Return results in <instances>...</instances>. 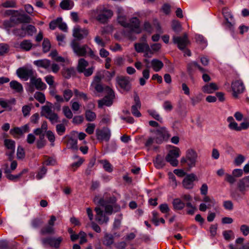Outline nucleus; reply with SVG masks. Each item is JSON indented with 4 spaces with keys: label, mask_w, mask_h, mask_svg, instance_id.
<instances>
[{
    "label": "nucleus",
    "mask_w": 249,
    "mask_h": 249,
    "mask_svg": "<svg viewBox=\"0 0 249 249\" xmlns=\"http://www.w3.org/2000/svg\"><path fill=\"white\" fill-rule=\"evenodd\" d=\"M116 201L114 197L110 198L108 204L104 206L105 211L100 207H96L95 211L96 212L95 220L100 224H107L109 218L108 215H110L113 211V205Z\"/></svg>",
    "instance_id": "1"
},
{
    "label": "nucleus",
    "mask_w": 249,
    "mask_h": 249,
    "mask_svg": "<svg viewBox=\"0 0 249 249\" xmlns=\"http://www.w3.org/2000/svg\"><path fill=\"white\" fill-rule=\"evenodd\" d=\"M71 46L74 53L79 56L88 55L93 58H98L94 52L87 45H80L75 41L73 40L71 43Z\"/></svg>",
    "instance_id": "2"
},
{
    "label": "nucleus",
    "mask_w": 249,
    "mask_h": 249,
    "mask_svg": "<svg viewBox=\"0 0 249 249\" xmlns=\"http://www.w3.org/2000/svg\"><path fill=\"white\" fill-rule=\"evenodd\" d=\"M92 13L95 18L102 23L107 22L113 16L112 11L105 6L98 7Z\"/></svg>",
    "instance_id": "3"
},
{
    "label": "nucleus",
    "mask_w": 249,
    "mask_h": 249,
    "mask_svg": "<svg viewBox=\"0 0 249 249\" xmlns=\"http://www.w3.org/2000/svg\"><path fill=\"white\" fill-rule=\"evenodd\" d=\"M198 155L196 152L193 149H188L185 153V156L180 159L182 164L186 163L190 168L196 166Z\"/></svg>",
    "instance_id": "4"
},
{
    "label": "nucleus",
    "mask_w": 249,
    "mask_h": 249,
    "mask_svg": "<svg viewBox=\"0 0 249 249\" xmlns=\"http://www.w3.org/2000/svg\"><path fill=\"white\" fill-rule=\"evenodd\" d=\"M168 153L166 156V160L173 166H177L178 161L177 159L180 156L181 151L179 148L175 146H171Z\"/></svg>",
    "instance_id": "5"
},
{
    "label": "nucleus",
    "mask_w": 249,
    "mask_h": 249,
    "mask_svg": "<svg viewBox=\"0 0 249 249\" xmlns=\"http://www.w3.org/2000/svg\"><path fill=\"white\" fill-rule=\"evenodd\" d=\"M118 89L122 92L129 91L131 88L130 80L128 77L119 76L116 78Z\"/></svg>",
    "instance_id": "6"
},
{
    "label": "nucleus",
    "mask_w": 249,
    "mask_h": 249,
    "mask_svg": "<svg viewBox=\"0 0 249 249\" xmlns=\"http://www.w3.org/2000/svg\"><path fill=\"white\" fill-rule=\"evenodd\" d=\"M173 41L180 50H184L190 44V41L186 33L184 34L182 36H174Z\"/></svg>",
    "instance_id": "7"
},
{
    "label": "nucleus",
    "mask_w": 249,
    "mask_h": 249,
    "mask_svg": "<svg viewBox=\"0 0 249 249\" xmlns=\"http://www.w3.org/2000/svg\"><path fill=\"white\" fill-rule=\"evenodd\" d=\"M105 89L107 90L106 93L107 95L103 99L98 101V107L100 108L102 107L103 106H111L115 96L113 90L109 87H107Z\"/></svg>",
    "instance_id": "8"
},
{
    "label": "nucleus",
    "mask_w": 249,
    "mask_h": 249,
    "mask_svg": "<svg viewBox=\"0 0 249 249\" xmlns=\"http://www.w3.org/2000/svg\"><path fill=\"white\" fill-rule=\"evenodd\" d=\"M142 42L136 43L134 44V48L138 53H144V56L147 57L148 54L150 53L149 45L146 42V37L144 36L142 37Z\"/></svg>",
    "instance_id": "9"
},
{
    "label": "nucleus",
    "mask_w": 249,
    "mask_h": 249,
    "mask_svg": "<svg viewBox=\"0 0 249 249\" xmlns=\"http://www.w3.org/2000/svg\"><path fill=\"white\" fill-rule=\"evenodd\" d=\"M17 74L20 79L27 81L29 78L33 77L34 71L31 66H25L18 69Z\"/></svg>",
    "instance_id": "10"
},
{
    "label": "nucleus",
    "mask_w": 249,
    "mask_h": 249,
    "mask_svg": "<svg viewBox=\"0 0 249 249\" xmlns=\"http://www.w3.org/2000/svg\"><path fill=\"white\" fill-rule=\"evenodd\" d=\"M153 135L155 136V142L157 143H161L164 140H167L169 137V134L165 127H161L153 131Z\"/></svg>",
    "instance_id": "11"
},
{
    "label": "nucleus",
    "mask_w": 249,
    "mask_h": 249,
    "mask_svg": "<svg viewBox=\"0 0 249 249\" xmlns=\"http://www.w3.org/2000/svg\"><path fill=\"white\" fill-rule=\"evenodd\" d=\"M198 180L197 176L194 173L186 174L182 180V185L186 189H192L194 188L195 181Z\"/></svg>",
    "instance_id": "12"
},
{
    "label": "nucleus",
    "mask_w": 249,
    "mask_h": 249,
    "mask_svg": "<svg viewBox=\"0 0 249 249\" xmlns=\"http://www.w3.org/2000/svg\"><path fill=\"white\" fill-rule=\"evenodd\" d=\"M231 89L233 96L238 98V95L242 93L245 88L243 82L240 80H237L232 82Z\"/></svg>",
    "instance_id": "13"
},
{
    "label": "nucleus",
    "mask_w": 249,
    "mask_h": 249,
    "mask_svg": "<svg viewBox=\"0 0 249 249\" xmlns=\"http://www.w3.org/2000/svg\"><path fill=\"white\" fill-rule=\"evenodd\" d=\"M140 25V21L139 19L137 18L134 17L130 19L127 27L129 28L132 32L140 34L142 32V29Z\"/></svg>",
    "instance_id": "14"
},
{
    "label": "nucleus",
    "mask_w": 249,
    "mask_h": 249,
    "mask_svg": "<svg viewBox=\"0 0 249 249\" xmlns=\"http://www.w3.org/2000/svg\"><path fill=\"white\" fill-rule=\"evenodd\" d=\"M62 238L61 237L58 238H44L41 240L42 243L45 247L48 246L58 248L59 247L60 244L62 241Z\"/></svg>",
    "instance_id": "15"
},
{
    "label": "nucleus",
    "mask_w": 249,
    "mask_h": 249,
    "mask_svg": "<svg viewBox=\"0 0 249 249\" xmlns=\"http://www.w3.org/2000/svg\"><path fill=\"white\" fill-rule=\"evenodd\" d=\"M43 111L45 116L48 119L52 124H55L58 122V117L57 115L52 110L50 107H43Z\"/></svg>",
    "instance_id": "16"
},
{
    "label": "nucleus",
    "mask_w": 249,
    "mask_h": 249,
    "mask_svg": "<svg viewBox=\"0 0 249 249\" xmlns=\"http://www.w3.org/2000/svg\"><path fill=\"white\" fill-rule=\"evenodd\" d=\"M237 186L239 191L244 194L249 190V175L239 179Z\"/></svg>",
    "instance_id": "17"
},
{
    "label": "nucleus",
    "mask_w": 249,
    "mask_h": 249,
    "mask_svg": "<svg viewBox=\"0 0 249 249\" xmlns=\"http://www.w3.org/2000/svg\"><path fill=\"white\" fill-rule=\"evenodd\" d=\"M96 134L97 139L108 141L110 137V130L107 127H104L102 129H97Z\"/></svg>",
    "instance_id": "18"
},
{
    "label": "nucleus",
    "mask_w": 249,
    "mask_h": 249,
    "mask_svg": "<svg viewBox=\"0 0 249 249\" xmlns=\"http://www.w3.org/2000/svg\"><path fill=\"white\" fill-rule=\"evenodd\" d=\"M89 31L87 29H81L79 26H75L73 29L72 35L78 40H81L88 36Z\"/></svg>",
    "instance_id": "19"
},
{
    "label": "nucleus",
    "mask_w": 249,
    "mask_h": 249,
    "mask_svg": "<svg viewBox=\"0 0 249 249\" xmlns=\"http://www.w3.org/2000/svg\"><path fill=\"white\" fill-rule=\"evenodd\" d=\"M4 145L8 150L7 155L9 159L12 160L15 151V142L10 139H5L4 141Z\"/></svg>",
    "instance_id": "20"
},
{
    "label": "nucleus",
    "mask_w": 249,
    "mask_h": 249,
    "mask_svg": "<svg viewBox=\"0 0 249 249\" xmlns=\"http://www.w3.org/2000/svg\"><path fill=\"white\" fill-rule=\"evenodd\" d=\"M30 84L33 87H35L37 90H43L46 89V85L42 82L40 78L31 77Z\"/></svg>",
    "instance_id": "21"
},
{
    "label": "nucleus",
    "mask_w": 249,
    "mask_h": 249,
    "mask_svg": "<svg viewBox=\"0 0 249 249\" xmlns=\"http://www.w3.org/2000/svg\"><path fill=\"white\" fill-rule=\"evenodd\" d=\"M135 105H133L131 107V112L132 114L137 117L141 116V113L139 111L141 108V103L139 96L136 95L134 96Z\"/></svg>",
    "instance_id": "22"
},
{
    "label": "nucleus",
    "mask_w": 249,
    "mask_h": 249,
    "mask_svg": "<svg viewBox=\"0 0 249 249\" xmlns=\"http://www.w3.org/2000/svg\"><path fill=\"white\" fill-rule=\"evenodd\" d=\"M29 131V126L28 124H25L20 127H15L10 130L12 135L14 137L17 135H21L23 134L28 132Z\"/></svg>",
    "instance_id": "23"
},
{
    "label": "nucleus",
    "mask_w": 249,
    "mask_h": 249,
    "mask_svg": "<svg viewBox=\"0 0 249 249\" xmlns=\"http://www.w3.org/2000/svg\"><path fill=\"white\" fill-rule=\"evenodd\" d=\"M218 89V86L214 83H211L209 84H206L202 88V91L207 94L212 93Z\"/></svg>",
    "instance_id": "24"
},
{
    "label": "nucleus",
    "mask_w": 249,
    "mask_h": 249,
    "mask_svg": "<svg viewBox=\"0 0 249 249\" xmlns=\"http://www.w3.org/2000/svg\"><path fill=\"white\" fill-rule=\"evenodd\" d=\"M150 67L146 65V68L142 71V77L139 79V82L141 86H144L146 84V81L150 77Z\"/></svg>",
    "instance_id": "25"
},
{
    "label": "nucleus",
    "mask_w": 249,
    "mask_h": 249,
    "mask_svg": "<svg viewBox=\"0 0 249 249\" xmlns=\"http://www.w3.org/2000/svg\"><path fill=\"white\" fill-rule=\"evenodd\" d=\"M118 17L117 21L119 24L124 27H127L128 23L126 22V18L125 16L123 13V9L118 8L117 10Z\"/></svg>",
    "instance_id": "26"
},
{
    "label": "nucleus",
    "mask_w": 249,
    "mask_h": 249,
    "mask_svg": "<svg viewBox=\"0 0 249 249\" xmlns=\"http://www.w3.org/2000/svg\"><path fill=\"white\" fill-rule=\"evenodd\" d=\"M10 87L15 92L21 93L23 91L22 85L16 80L11 81L9 84Z\"/></svg>",
    "instance_id": "27"
},
{
    "label": "nucleus",
    "mask_w": 249,
    "mask_h": 249,
    "mask_svg": "<svg viewBox=\"0 0 249 249\" xmlns=\"http://www.w3.org/2000/svg\"><path fill=\"white\" fill-rule=\"evenodd\" d=\"M26 169L23 170L20 173L14 175L10 174V171L8 169L5 170L4 173L6 174V177L10 180H17L18 179L21 175L27 172Z\"/></svg>",
    "instance_id": "28"
},
{
    "label": "nucleus",
    "mask_w": 249,
    "mask_h": 249,
    "mask_svg": "<svg viewBox=\"0 0 249 249\" xmlns=\"http://www.w3.org/2000/svg\"><path fill=\"white\" fill-rule=\"evenodd\" d=\"M34 64L38 67L48 69L51 65L50 61L48 59H41L34 61Z\"/></svg>",
    "instance_id": "29"
},
{
    "label": "nucleus",
    "mask_w": 249,
    "mask_h": 249,
    "mask_svg": "<svg viewBox=\"0 0 249 249\" xmlns=\"http://www.w3.org/2000/svg\"><path fill=\"white\" fill-rule=\"evenodd\" d=\"M152 68L155 71H160L163 67V63L160 60L153 59L151 61Z\"/></svg>",
    "instance_id": "30"
},
{
    "label": "nucleus",
    "mask_w": 249,
    "mask_h": 249,
    "mask_svg": "<svg viewBox=\"0 0 249 249\" xmlns=\"http://www.w3.org/2000/svg\"><path fill=\"white\" fill-rule=\"evenodd\" d=\"M227 121L229 123L228 127L230 129L236 130L237 131H241V129L239 128V126H238L237 123L235 122L232 117L230 116L228 117Z\"/></svg>",
    "instance_id": "31"
},
{
    "label": "nucleus",
    "mask_w": 249,
    "mask_h": 249,
    "mask_svg": "<svg viewBox=\"0 0 249 249\" xmlns=\"http://www.w3.org/2000/svg\"><path fill=\"white\" fill-rule=\"evenodd\" d=\"M195 68H197L201 72H204L206 70L201 67L197 62H192L190 63L187 65V70L189 72H192Z\"/></svg>",
    "instance_id": "32"
},
{
    "label": "nucleus",
    "mask_w": 249,
    "mask_h": 249,
    "mask_svg": "<svg viewBox=\"0 0 249 249\" xmlns=\"http://www.w3.org/2000/svg\"><path fill=\"white\" fill-rule=\"evenodd\" d=\"M74 6V2L71 0H63L60 3V7L63 10H70Z\"/></svg>",
    "instance_id": "33"
},
{
    "label": "nucleus",
    "mask_w": 249,
    "mask_h": 249,
    "mask_svg": "<svg viewBox=\"0 0 249 249\" xmlns=\"http://www.w3.org/2000/svg\"><path fill=\"white\" fill-rule=\"evenodd\" d=\"M222 13L227 21L229 23L230 25H232V23H233V17L229 9L226 8H223Z\"/></svg>",
    "instance_id": "34"
},
{
    "label": "nucleus",
    "mask_w": 249,
    "mask_h": 249,
    "mask_svg": "<svg viewBox=\"0 0 249 249\" xmlns=\"http://www.w3.org/2000/svg\"><path fill=\"white\" fill-rule=\"evenodd\" d=\"M88 65L89 63L84 58H80L78 61L77 68L78 71L80 72L84 71Z\"/></svg>",
    "instance_id": "35"
},
{
    "label": "nucleus",
    "mask_w": 249,
    "mask_h": 249,
    "mask_svg": "<svg viewBox=\"0 0 249 249\" xmlns=\"http://www.w3.org/2000/svg\"><path fill=\"white\" fill-rule=\"evenodd\" d=\"M173 205L174 209L177 210H181L185 207V203L179 198L175 199Z\"/></svg>",
    "instance_id": "36"
},
{
    "label": "nucleus",
    "mask_w": 249,
    "mask_h": 249,
    "mask_svg": "<svg viewBox=\"0 0 249 249\" xmlns=\"http://www.w3.org/2000/svg\"><path fill=\"white\" fill-rule=\"evenodd\" d=\"M150 53L148 54V58L152 57L154 53L158 52L161 48V45L160 43H154L150 45Z\"/></svg>",
    "instance_id": "37"
},
{
    "label": "nucleus",
    "mask_w": 249,
    "mask_h": 249,
    "mask_svg": "<svg viewBox=\"0 0 249 249\" xmlns=\"http://www.w3.org/2000/svg\"><path fill=\"white\" fill-rule=\"evenodd\" d=\"M67 146L69 148L73 150H77V141L75 139L72 138H70L68 141Z\"/></svg>",
    "instance_id": "38"
},
{
    "label": "nucleus",
    "mask_w": 249,
    "mask_h": 249,
    "mask_svg": "<svg viewBox=\"0 0 249 249\" xmlns=\"http://www.w3.org/2000/svg\"><path fill=\"white\" fill-rule=\"evenodd\" d=\"M32 43L30 40H24L20 43V48L26 51H29L32 47Z\"/></svg>",
    "instance_id": "39"
},
{
    "label": "nucleus",
    "mask_w": 249,
    "mask_h": 249,
    "mask_svg": "<svg viewBox=\"0 0 249 249\" xmlns=\"http://www.w3.org/2000/svg\"><path fill=\"white\" fill-rule=\"evenodd\" d=\"M74 72L73 68H65L63 70L62 74L66 78H69L74 74Z\"/></svg>",
    "instance_id": "40"
},
{
    "label": "nucleus",
    "mask_w": 249,
    "mask_h": 249,
    "mask_svg": "<svg viewBox=\"0 0 249 249\" xmlns=\"http://www.w3.org/2000/svg\"><path fill=\"white\" fill-rule=\"evenodd\" d=\"M154 164L157 168H161L164 165V160L162 157L159 155L155 160Z\"/></svg>",
    "instance_id": "41"
},
{
    "label": "nucleus",
    "mask_w": 249,
    "mask_h": 249,
    "mask_svg": "<svg viewBox=\"0 0 249 249\" xmlns=\"http://www.w3.org/2000/svg\"><path fill=\"white\" fill-rule=\"evenodd\" d=\"M148 114L156 120L161 123L162 118L160 116L159 113L154 109H149L148 110Z\"/></svg>",
    "instance_id": "42"
},
{
    "label": "nucleus",
    "mask_w": 249,
    "mask_h": 249,
    "mask_svg": "<svg viewBox=\"0 0 249 249\" xmlns=\"http://www.w3.org/2000/svg\"><path fill=\"white\" fill-rule=\"evenodd\" d=\"M100 163L103 165L104 169L108 172H111L113 170L111 164L107 160H101Z\"/></svg>",
    "instance_id": "43"
},
{
    "label": "nucleus",
    "mask_w": 249,
    "mask_h": 249,
    "mask_svg": "<svg viewBox=\"0 0 249 249\" xmlns=\"http://www.w3.org/2000/svg\"><path fill=\"white\" fill-rule=\"evenodd\" d=\"M23 25L25 28V36L27 34L31 35L36 31V28L32 25L24 24Z\"/></svg>",
    "instance_id": "44"
},
{
    "label": "nucleus",
    "mask_w": 249,
    "mask_h": 249,
    "mask_svg": "<svg viewBox=\"0 0 249 249\" xmlns=\"http://www.w3.org/2000/svg\"><path fill=\"white\" fill-rule=\"evenodd\" d=\"M72 91L70 89H65L63 92V98L65 102L69 101L72 97Z\"/></svg>",
    "instance_id": "45"
},
{
    "label": "nucleus",
    "mask_w": 249,
    "mask_h": 249,
    "mask_svg": "<svg viewBox=\"0 0 249 249\" xmlns=\"http://www.w3.org/2000/svg\"><path fill=\"white\" fill-rule=\"evenodd\" d=\"M32 107V105H24L22 107V112L24 117H28Z\"/></svg>",
    "instance_id": "46"
},
{
    "label": "nucleus",
    "mask_w": 249,
    "mask_h": 249,
    "mask_svg": "<svg viewBox=\"0 0 249 249\" xmlns=\"http://www.w3.org/2000/svg\"><path fill=\"white\" fill-rule=\"evenodd\" d=\"M62 111L65 116L68 119H71L73 116L72 111L68 106H64L62 107Z\"/></svg>",
    "instance_id": "47"
},
{
    "label": "nucleus",
    "mask_w": 249,
    "mask_h": 249,
    "mask_svg": "<svg viewBox=\"0 0 249 249\" xmlns=\"http://www.w3.org/2000/svg\"><path fill=\"white\" fill-rule=\"evenodd\" d=\"M113 243V237L111 234H106L103 243L106 246H110Z\"/></svg>",
    "instance_id": "48"
},
{
    "label": "nucleus",
    "mask_w": 249,
    "mask_h": 249,
    "mask_svg": "<svg viewBox=\"0 0 249 249\" xmlns=\"http://www.w3.org/2000/svg\"><path fill=\"white\" fill-rule=\"evenodd\" d=\"M104 77V74L102 72H99L96 73L94 76L93 80L91 85H95L96 84H101V80Z\"/></svg>",
    "instance_id": "49"
},
{
    "label": "nucleus",
    "mask_w": 249,
    "mask_h": 249,
    "mask_svg": "<svg viewBox=\"0 0 249 249\" xmlns=\"http://www.w3.org/2000/svg\"><path fill=\"white\" fill-rule=\"evenodd\" d=\"M13 34L16 36H25V28L23 27V25L20 28H16L13 31Z\"/></svg>",
    "instance_id": "50"
},
{
    "label": "nucleus",
    "mask_w": 249,
    "mask_h": 249,
    "mask_svg": "<svg viewBox=\"0 0 249 249\" xmlns=\"http://www.w3.org/2000/svg\"><path fill=\"white\" fill-rule=\"evenodd\" d=\"M62 20L61 18H58L56 19L52 20L49 24L50 28L52 30H54L57 27H59V24Z\"/></svg>",
    "instance_id": "51"
},
{
    "label": "nucleus",
    "mask_w": 249,
    "mask_h": 249,
    "mask_svg": "<svg viewBox=\"0 0 249 249\" xmlns=\"http://www.w3.org/2000/svg\"><path fill=\"white\" fill-rule=\"evenodd\" d=\"M85 116L87 121L91 122L95 119L96 115L94 112L90 110H87L85 113Z\"/></svg>",
    "instance_id": "52"
},
{
    "label": "nucleus",
    "mask_w": 249,
    "mask_h": 249,
    "mask_svg": "<svg viewBox=\"0 0 249 249\" xmlns=\"http://www.w3.org/2000/svg\"><path fill=\"white\" fill-rule=\"evenodd\" d=\"M245 160V157L242 155H238L234 160L236 166H240Z\"/></svg>",
    "instance_id": "53"
},
{
    "label": "nucleus",
    "mask_w": 249,
    "mask_h": 249,
    "mask_svg": "<svg viewBox=\"0 0 249 249\" xmlns=\"http://www.w3.org/2000/svg\"><path fill=\"white\" fill-rule=\"evenodd\" d=\"M202 95L199 93L194 97L191 98V103L193 106H195L198 104L202 100Z\"/></svg>",
    "instance_id": "54"
},
{
    "label": "nucleus",
    "mask_w": 249,
    "mask_h": 249,
    "mask_svg": "<svg viewBox=\"0 0 249 249\" xmlns=\"http://www.w3.org/2000/svg\"><path fill=\"white\" fill-rule=\"evenodd\" d=\"M169 178L170 185L173 188L176 187L178 185V183L176 179V177L174 174L172 173H169Z\"/></svg>",
    "instance_id": "55"
},
{
    "label": "nucleus",
    "mask_w": 249,
    "mask_h": 249,
    "mask_svg": "<svg viewBox=\"0 0 249 249\" xmlns=\"http://www.w3.org/2000/svg\"><path fill=\"white\" fill-rule=\"evenodd\" d=\"M223 235L225 240H230L234 238V233L231 230L225 231L223 232Z\"/></svg>",
    "instance_id": "56"
},
{
    "label": "nucleus",
    "mask_w": 249,
    "mask_h": 249,
    "mask_svg": "<svg viewBox=\"0 0 249 249\" xmlns=\"http://www.w3.org/2000/svg\"><path fill=\"white\" fill-rule=\"evenodd\" d=\"M54 231V229L52 226H47L42 228L40 231V233L42 234L52 233Z\"/></svg>",
    "instance_id": "57"
},
{
    "label": "nucleus",
    "mask_w": 249,
    "mask_h": 249,
    "mask_svg": "<svg viewBox=\"0 0 249 249\" xmlns=\"http://www.w3.org/2000/svg\"><path fill=\"white\" fill-rule=\"evenodd\" d=\"M173 30L176 32H180L181 30V26L180 23L177 20H174L172 23Z\"/></svg>",
    "instance_id": "58"
},
{
    "label": "nucleus",
    "mask_w": 249,
    "mask_h": 249,
    "mask_svg": "<svg viewBox=\"0 0 249 249\" xmlns=\"http://www.w3.org/2000/svg\"><path fill=\"white\" fill-rule=\"evenodd\" d=\"M35 98L40 103H43L45 101V95L40 92H36L35 94Z\"/></svg>",
    "instance_id": "59"
},
{
    "label": "nucleus",
    "mask_w": 249,
    "mask_h": 249,
    "mask_svg": "<svg viewBox=\"0 0 249 249\" xmlns=\"http://www.w3.org/2000/svg\"><path fill=\"white\" fill-rule=\"evenodd\" d=\"M17 19L19 23H28L30 22V18L27 15L22 14L20 15Z\"/></svg>",
    "instance_id": "60"
},
{
    "label": "nucleus",
    "mask_w": 249,
    "mask_h": 249,
    "mask_svg": "<svg viewBox=\"0 0 249 249\" xmlns=\"http://www.w3.org/2000/svg\"><path fill=\"white\" fill-rule=\"evenodd\" d=\"M14 19H11L10 20L5 21L3 22L4 28L7 30L8 34H10V29L13 26Z\"/></svg>",
    "instance_id": "61"
},
{
    "label": "nucleus",
    "mask_w": 249,
    "mask_h": 249,
    "mask_svg": "<svg viewBox=\"0 0 249 249\" xmlns=\"http://www.w3.org/2000/svg\"><path fill=\"white\" fill-rule=\"evenodd\" d=\"M43 50L44 53L48 52L51 48V43L48 39H44L42 43Z\"/></svg>",
    "instance_id": "62"
},
{
    "label": "nucleus",
    "mask_w": 249,
    "mask_h": 249,
    "mask_svg": "<svg viewBox=\"0 0 249 249\" xmlns=\"http://www.w3.org/2000/svg\"><path fill=\"white\" fill-rule=\"evenodd\" d=\"M37 147L38 148L43 147L46 144V141L44 139V135H40L39 139L37 141Z\"/></svg>",
    "instance_id": "63"
},
{
    "label": "nucleus",
    "mask_w": 249,
    "mask_h": 249,
    "mask_svg": "<svg viewBox=\"0 0 249 249\" xmlns=\"http://www.w3.org/2000/svg\"><path fill=\"white\" fill-rule=\"evenodd\" d=\"M240 230L244 236H247L249 234V226L247 225H242L240 227Z\"/></svg>",
    "instance_id": "64"
}]
</instances>
